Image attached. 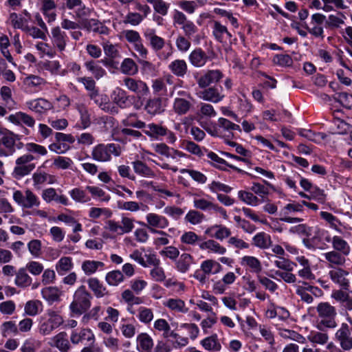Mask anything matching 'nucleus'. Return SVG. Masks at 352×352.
I'll return each mask as SVG.
<instances>
[{"label":"nucleus","instance_id":"1","mask_svg":"<svg viewBox=\"0 0 352 352\" xmlns=\"http://www.w3.org/2000/svg\"><path fill=\"white\" fill-rule=\"evenodd\" d=\"M316 309L318 316L316 325L317 329L325 331L337 327V311L335 307L327 302H320Z\"/></svg>","mask_w":352,"mask_h":352},{"label":"nucleus","instance_id":"2","mask_svg":"<svg viewBox=\"0 0 352 352\" xmlns=\"http://www.w3.org/2000/svg\"><path fill=\"white\" fill-rule=\"evenodd\" d=\"M91 294L84 285L79 287L75 292L73 300L69 305L72 313L80 316L86 312L91 307Z\"/></svg>","mask_w":352,"mask_h":352},{"label":"nucleus","instance_id":"3","mask_svg":"<svg viewBox=\"0 0 352 352\" xmlns=\"http://www.w3.org/2000/svg\"><path fill=\"white\" fill-rule=\"evenodd\" d=\"M112 155L115 156L120 155V146L113 143L107 144H99L94 146L91 151L92 158L100 162L110 161Z\"/></svg>","mask_w":352,"mask_h":352},{"label":"nucleus","instance_id":"4","mask_svg":"<svg viewBox=\"0 0 352 352\" xmlns=\"http://www.w3.org/2000/svg\"><path fill=\"white\" fill-rule=\"evenodd\" d=\"M35 157L31 154H24L15 161V166L12 173V177L16 179H21L29 175L36 167L35 164L31 163Z\"/></svg>","mask_w":352,"mask_h":352},{"label":"nucleus","instance_id":"5","mask_svg":"<svg viewBox=\"0 0 352 352\" xmlns=\"http://www.w3.org/2000/svg\"><path fill=\"white\" fill-rule=\"evenodd\" d=\"M19 136L13 132L5 130V133L0 138V157H9L12 155L16 150V140Z\"/></svg>","mask_w":352,"mask_h":352},{"label":"nucleus","instance_id":"6","mask_svg":"<svg viewBox=\"0 0 352 352\" xmlns=\"http://www.w3.org/2000/svg\"><path fill=\"white\" fill-rule=\"evenodd\" d=\"M12 197L14 201L23 208H32L40 205L38 197L29 189H27L24 193L19 190H15Z\"/></svg>","mask_w":352,"mask_h":352},{"label":"nucleus","instance_id":"7","mask_svg":"<svg viewBox=\"0 0 352 352\" xmlns=\"http://www.w3.org/2000/svg\"><path fill=\"white\" fill-rule=\"evenodd\" d=\"M123 85L129 91L135 94L138 98L145 97L149 93L147 84L140 79L125 77L123 79Z\"/></svg>","mask_w":352,"mask_h":352},{"label":"nucleus","instance_id":"8","mask_svg":"<svg viewBox=\"0 0 352 352\" xmlns=\"http://www.w3.org/2000/svg\"><path fill=\"white\" fill-rule=\"evenodd\" d=\"M135 219L122 216L120 222H116L113 220H109L107 222L108 230L119 235L127 234L133 230Z\"/></svg>","mask_w":352,"mask_h":352},{"label":"nucleus","instance_id":"9","mask_svg":"<svg viewBox=\"0 0 352 352\" xmlns=\"http://www.w3.org/2000/svg\"><path fill=\"white\" fill-rule=\"evenodd\" d=\"M335 338L342 350L349 351L352 349V333L346 323L341 324L336 332Z\"/></svg>","mask_w":352,"mask_h":352},{"label":"nucleus","instance_id":"10","mask_svg":"<svg viewBox=\"0 0 352 352\" xmlns=\"http://www.w3.org/2000/svg\"><path fill=\"white\" fill-rule=\"evenodd\" d=\"M70 340L74 344L83 343L87 341L88 344L91 345L95 341V336L89 329L83 328L80 330L72 331Z\"/></svg>","mask_w":352,"mask_h":352},{"label":"nucleus","instance_id":"11","mask_svg":"<svg viewBox=\"0 0 352 352\" xmlns=\"http://www.w3.org/2000/svg\"><path fill=\"white\" fill-rule=\"evenodd\" d=\"M197 96L200 99L213 103H218L221 101L225 96L221 92V88L217 87H210L204 89L197 93Z\"/></svg>","mask_w":352,"mask_h":352},{"label":"nucleus","instance_id":"12","mask_svg":"<svg viewBox=\"0 0 352 352\" xmlns=\"http://www.w3.org/2000/svg\"><path fill=\"white\" fill-rule=\"evenodd\" d=\"M51 41L53 46L60 52L65 50L69 38L65 32L61 30L58 26L54 27L51 30Z\"/></svg>","mask_w":352,"mask_h":352},{"label":"nucleus","instance_id":"13","mask_svg":"<svg viewBox=\"0 0 352 352\" xmlns=\"http://www.w3.org/2000/svg\"><path fill=\"white\" fill-rule=\"evenodd\" d=\"M153 146L155 153L164 156L166 158L175 160V162H178L179 158L183 157L186 155L184 153L173 148H170L164 143H157L154 144Z\"/></svg>","mask_w":352,"mask_h":352},{"label":"nucleus","instance_id":"14","mask_svg":"<svg viewBox=\"0 0 352 352\" xmlns=\"http://www.w3.org/2000/svg\"><path fill=\"white\" fill-rule=\"evenodd\" d=\"M80 25L88 32H94L100 34L107 35L109 30L100 21L95 19H83L80 21Z\"/></svg>","mask_w":352,"mask_h":352},{"label":"nucleus","instance_id":"15","mask_svg":"<svg viewBox=\"0 0 352 352\" xmlns=\"http://www.w3.org/2000/svg\"><path fill=\"white\" fill-rule=\"evenodd\" d=\"M223 77L222 72L219 69L208 70L197 79V84L200 88H206L210 84L218 82Z\"/></svg>","mask_w":352,"mask_h":352},{"label":"nucleus","instance_id":"16","mask_svg":"<svg viewBox=\"0 0 352 352\" xmlns=\"http://www.w3.org/2000/svg\"><path fill=\"white\" fill-rule=\"evenodd\" d=\"M331 280L341 286L343 289H347L349 287V280L346 278L349 272L341 267H333L329 272Z\"/></svg>","mask_w":352,"mask_h":352},{"label":"nucleus","instance_id":"17","mask_svg":"<svg viewBox=\"0 0 352 352\" xmlns=\"http://www.w3.org/2000/svg\"><path fill=\"white\" fill-rule=\"evenodd\" d=\"M26 106L32 111L42 114L53 109V104L47 100L40 98L29 100L26 102Z\"/></svg>","mask_w":352,"mask_h":352},{"label":"nucleus","instance_id":"18","mask_svg":"<svg viewBox=\"0 0 352 352\" xmlns=\"http://www.w3.org/2000/svg\"><path fill=\"white\" fill-rule=\"evenodd\" d=\"M51 346L57 348L60 352H68L71 345L66 332L62 331L53 336L48 342Z\"/></svg>","mask_w":352,"mask_h":352},{"label":"nucleus","instance_id":"19","mask_svg":"<svg viewBox=\"0 0 352 352\" xmlns=\"http://www.w3.org/2000/svg\"><path fill=\"white\" fill-rule=\"evenodd\" d=\"M146 220L149 230L150 228L164 229L169 225V221L165 217L156 213H148Z\"/></svg>","mask_w":352,"mask_h":352},{"label":"nucleus","instance_id":"20","mask_svg":"<svg viewBox=\"0 0 352 352\" xmlns=\"http://www.w3.org/2000/svg\"><path fill=\"white\" fill-rule=\"evenodd\" d=\"M146 39L149 42L151 47L155 52L161 50L165 45V41L163 38L155 34L154 29H147L144 33Z\"/></svg>","mask_w":352,"mask_h":352},{"label":"nucleus","instance_id":"21","mask_svg":"<svg viewBox=\"0 0 352 352\" xmlns=\"http://www.w3.org/2000/svg\"><path fill=\"white\" fill-rule=\"evenodd\" d=\"M323 256L328 262V267L332 269L342 266L346 262V256L335 250L323 254Z\"/></svg>","mask_w":352,"mask_h":352},{"label":"nucleus","instance_id":"22","mask_svg":"<svg viewBox=\"0 0 352 352\" xmlns=\"http://www.w3.org/2000/svg\"><path fill=\"white\" fill-rule=\"evenodd\" d=\"M188 60L192 66L202 67L207 63L208 57L201 48H197L190 53Z\"/></svg>","mask_w":352,"mask_h":352},{"label":"nucleus","instance_id":"23","mask_svg":"<svg viewBox=\"0 0 352 352\" xmlns=\"http://www.w3.org/2000/svg\"><path fill=\"white\" fill-rule=\"evenodd\" d=\"M111 98L114 104L124 109L127 107L129 96L122 88L116 87L112 91Z\"/></svg>","mask_w":352,"mask_h":352},{"label":"nucleus","instance_id":"24","mask_svg":"<svg viewBox=\"0 0 352 352\" xmlns=\"http://www.w3.org/2000/svg\"><path fill=\"white\" fill-rule=\"evenodd\" d=\"M8 120L16 125H20L23 123L29 127H33L35 124V120L32 116L21 111L11 114L8 117Z\"/></svg>","mask_w":352,"mask_h":352},{"label":"nucleus","instance_id":"25","mask_svg":"<svg viewBox=\"0 0 352 352\" xmlns=\"http://www.w3.org/2000/svg\"><path fill=\"white\" fill-rule=\"evenodd\" d=\"M241 265L252 273L260 274L262 271L261 261L253 256H244L242 257Z\"/></svg>","mask_w":352,"mask_h":352},{"label":"nucleus","instance_id":"26","mask_svg":"<svg viewBox=\"0 0 352 352\" xmlns=\"http://www.w3.org/2000/svg\"><path fill=\"white\" fill-rule=\"evenodd\" d=\"M212 34L215 39L220 43H226L232 37V34L228 32L227 28L219 21L214 22Z\"/></svg>","mask_w":352,"mask_h":352},{"label":"nucleus","instance_id":"27","mask_svg":"<svg viewBox=\"0 0 352 352\" xmlns=\"http://www.w3.org/2000/svg\"><path fill=\"white\" fill-rule=\"evenodd\" d=\"M168 68L173 74L179 78H183L188 72V65L183 59L174 60L168 65Z\"/></svg>","mask_w":352,"mask_h":352},{"label":"nucleus","instance_id":"28","mask_svg":"<svg viewBox=\"0 0 352 352\" xmlns=\"http://www.w3.org/2000/svg\"><path fill=\"white\" fill-rule=\"evenodd\" d=\"M89 288L96 298H102L109 295V291L97 278H90L87 280Z\"/></svg>","mask_w":352,"mask_h":352},{"label":"nucleus","instance_id":"29","mask_svg":"<svg viewBox=\"0 0 352 352\" xmlns=\"http://www.w3.org/2000/svg\"><path fill=\"white\" fill-rule=\"evenodd\" d=\"M331 297L339 302L346 311H352V298L349 293L342 290L333 292Z\"/></svg>","mask_w":352,"mask_h":352},{"label":"nucleus","instance_id":"30","mask_svg":"<svg viewBox=\"0 0 352 352\" xmlns=\"http://www.w3.org/2000/svg\"><path fill=\"white\" fill-rule=\"evenodd\" d=\"M252 244L262 250H266L272 246V241L270 234L261 232L252 238Z\"/></svg>","mask_w":352,"mask_h":352},{"label":"nucleus","instance_id":"31","mask_svg":"<svg viewBox=\"0 0 352 352\" xmlns=\"http://www.w3.org/2000/svg\"><path fill=\"white\" fill-rule=\"evenodd\" d=\"M144 109L146 112L151 116L162 113L164 111L162 99L161 98H154L148 100Z\"/></svg>","mask_w":352,"mask_h":352},{"label":"nucleus","instance_id":"32","mask_svg":"<svg viewBox=\"0 0 352 352\" xmlns=\"http://www.w3.org/2000/svg\"><path fill=\"white\" fill-rule=\"evenodd\" d=\"M175 261V266L177 271L181 273H186L190 270L194 259L190 254L183 253Z\"/></svg>","mask_w":352,"mask_h":352},{"label":"nucleus","instance_id":"33","mask_svg":"<svg viewBox=\"0 0 352 352\" xmlns=\"http://www.w3.org/2000/svg\"><path fill=\"white\" fill-rule=\"evenodd\" d=\"M32 282V278L28 274L26 269L24 267L19 268L15 276V285L21 288H26L31 285Z\"/></svg>","mask_w":352,"mask_h":352},{"label":"nucleus","instance_id":"34","mask_svg":"<svg viewBox=\"0 0 352 352\" xmlns=\"http://www.w3.org/2000/svg\"><path fill=\"white\" fill-rule=\"evenodd\" d=\"M193 206L195 208L204 211L214 210L215 212H221L222 208L214 204L210 201L204 198H195L193 200Z\"/></svg>","mask_w":352,"mask_h":352},{"label":"nucleus","instance_id":"35","mask_svg":"<svg viewBox=\"0 0 352 352\" xmlns=\"http://www.w3.org/2000/svg\"><path fill=\"white\" fill-rule=\"evenodd\" d=\"M135 173L145 177L153 178L156 176L154 171L142 161L137 160L132 162Z\"/></svg>","mask_w":352,"mask_h":352},{"label":"nucleus","instance_id":"36","mask_svg":"<svg viewBox=\"0 0 352 352\" xmlns=\"http://www.w3.org/2000/svg\"><path fill=\"white\" fill-rule=\"evenodd\" d=\"M199 248L201 250H208L209 252L220 255L226 252V248L213 239H209L200 243Z\"/></svg>","mask_w":352,"mask_h":352},{"label":"nucleus","instance_id":"37","mask_svg":"<svg viewBox=\"0 0 352 352\" xmlns=\"http://www.w3.org/2000/svg\"><path fill=\"white\" fill-rule=\"evenodd\" d=\"M89 97L93 100L101 109L109 112L111 111V104L107 102V97L105 95L99 94L98 90L89 93Z\"/></svg>","mask_w":352,"mask_h":352},{"label":"nucleus","instance_id":"38","mask_svg":"<svg viewBox=\"0 0 352 352\" xmlns=\"http://www.w3.org/2000/svg\"><path fill=\"white\" fill-rule=\"evenodd\" d=\"M146 129L144 130V133L151 138L158 139L160 137L165 136L166 133V127L151 123L146 126Z\"/></svg>","mask_w":352,"mask_h":352},{"label":"nucleus","instance_id":"39","mask_svg":"<svg viewBox=\"0 0 352 352\" xmlns=\"http://www.w3.org/2000/svg\"><path fill=\"white\" fill-rule=\"evenodd\" d=\"M201 344L207 351H219L221 349V344L216 333L203 339Z\"/></svg>","mask_w":352,"mask_h":352},{"label":"nucleus","instance_id":"40","mask_svg":"<svg viewBox=\"0 0 352 352\" xmlns=\"http://www.w3.org/2000/svg\"><path fill=\"white\" fill-rule=\"evenodd\" d=\"M164 305L174 311L184 314L188 311L185 302L179 298H169L164 302Z\"/></svg>","mask_w":352,"mask_h":352},{"label":"nucleus","instance_id":"41","mask_svg":"<svg viewBox=\"0 0 352 352\" xmlns=\"http://www.w3.org/2000/svg\"><path fill=\"white\" fill-rule=\"evenodd\" d=\"M120 71L128 76H133L138 73L139 69L135 62L130 58H124L120 65Z\"/></svg>","mask_w":352,"mask_h":352},{"label":"nucleus","instance_id":"42","mask_svg":"<svg viewBox=\"0 0 352 352\" xmlns=\"http://www.w3.org/2000/svg\"><path fill=\"white\" fill-rule=\"evenodd\" d=\"M215 231L214 234L212 236L215 239L223 241V239L229 237L231 235V231L227 227L222 225H214L208 228L206 230V233L208 234L210 232Z\"/></svg>","mask_w":352,"mask_h":352},{"label":"nucleus","instance_id":"43","mask_svg":"<svg viewBox=\"0 0 352 352\" xmlns=\"http://www.w3.org/2000/svg\"><path fill=\"white\" fill-rule=\"evenodd\" d=\"M43 311V304L40 300H32L28 301L24 307L25 314L35 316Z\"/></svg>","mask_w":352,"mask_h":352},{"label":"nucleus","instance_id":"44","mask_svg":"<svg viewBox=\"0 0 352 352\" xmlns=\"http://www.w3.org/2000/svg\"><path fill=\"white\" fill-rule=\"evenodd\" d=\"M331 242L335 251L340 252L344 256H348L351 250L350 246L348 243L340 236H333Z\"/></svg>","mask_w":352,"mask_h":352},{"label":"nucleus","instance_id":"45","mask_svg":"<svg viewBox=\"0 0 352 352\" xmlns=\"http://www.w3.org/2000/svg\"><path fill=\"white\" fill-rule=\"evenodd\" d=\"M192 104L188 100L182 98H176L173 102V110L178 115H184L187 113L190 110Z\"/></svg>","mask_w":352,"mask_h":352},{"label":"nucleus","instance_id":"46","mask_svg":"<svg viewBox=\"0 0 352 352\" xmlns=\"http://www.w3.org/2000/svg\"><path fill=\"white\" fill-rule=\"evenodd\" d=\"M207 156L209 159H210L212 161L215 162L216 164L214 166L221 170H226V168L225 167V166H228V167L231 168L233 170H236L239 173L243 172V170L241 169L237 168L236 166H235L234 165L229 164L226 160L221 158L216 153H214L212 151L208 152L207 154Z\"/></svg>","mask_w":352,"mask_h":352},{"label":"nucleus","instance_id":"47","mask_svg":"<svg viewBox=\"0 0 352 352\" xmlns=\"http://www.w3.org/2000/svg\"><path fill=\"white\" fill-rule=\"evenodd\" d=\"M104 263L98 261L86 260L82 263V270L87 276L94 274L98 269L104 267Z\"/></svg>","mask_w":352,"mask_h":352},{"label":"nucleus","instance_id":"48","mask_svg":"<svg viewBox=\"0 0 352 352\" xmlns=\"http://www.w3.org/2000/svg\"><path fill=\"white\" fill-rule=\"evenodd\" d=\"M138 346H140L142 352H151L153 346V341L147 333H140L137 338Z\"/></svg>","mask_w":352,"mask_h":352},{"label":"nucleus","instance_id":"49","mask_svg":"<svg viewBox=\"0 0 352 352\" xmlns=\"http://www.w3.org/2000/svg\"><path fill=\"white\" fill-rule=\"evenodd\" d=\"M124 280L123 273L120 270L109 272L105 276V280L110 286H118Z\"/></svg>","mask_w":352,"mask_h":352},{"label":"nucleus","instance_id":"50","mask_svg":"<svg viewBox=\"0 0 352 352\" xmlns=\"http://www.w3.org/2000/svg\"><path fill=\"white\" fill-rule=\"evenodd\" d=\"M279 335L283 338L290 339L300 344H305L306 342V338L304 336L293 330L280 329Z\"/></svg>","mask_w":352,"mask_h":352},{"label":"nucleus","instance_id":"51","mask_svg":"<svg viewBox=\"0 0 352 352\" xmlns=\"http://www.w3.org/2000/svg\"><path fill=\"white\" fill-rule=\"evenodd\" d=\"M85 65L96 79H100L106 74V71L100 65L98 62L91 60L86 62Z\"/></svg>","mask_w":352,"mask_h":352},{"label":"nucleus","instance_id":"52","mask_svg":"<svg viewBox=\"0 0 352 352\" xmlns=\"http://www.w3.org/2000/svg\"><path fill=\"white\" fill-rule=\"evenodd\" d=\"M238 197L242 201L252 206H256L260 204L259 199L250 192L240 190Z\"/></svg>","mask_w":352,"mask_h":352},{"label":"nucleus","instance_id":"53","mask_svg":"<svg viewBox=\"0 0 352 352\" xmlns=\"http://www.w3.org/2000/svg\"><path fill=\"white\" fill-rule=\"evenodd\" d=\"M72 267V259L68 256L62 257L56 265V270L60 274L69 272Z\"/></svg>","mask_w":352,"mask_h":352},{"label":"nucleus","instance_id":"54","mask_svg":"<svg viewBox=\"0 0 352 352\" xmlns=\"http://www.w3.org/2000/svg\"><path fill=\"white\" fill-rule=\"evenodd\" d=\"M181 29L184 32V36L188 38H196L195 41H199V38L197 34L198 33L199 29L197 26L191 21L187 23L184 26H182Z\"/></svg>","mask_w":352,"mask_h":352},{"label":"nucleus","instance_id":"55","mask_svg":"<svg viewBox=\"0 0 352 352\" xmlns=\"http://www.w3.org/2000/svg\"><path fill=\"white\" fill-rule=\"evenodd\" d=\"M41 342L33 338H29L23 342L21 352H36L41 347Z\"/></svg>","mask_w":352,"mask_h":352},{"label":"nucleus","instance_id":"56","mask_svg":"<svg viewBox=\"0 0 352 352\" xmlns=\"http://www.w3.org/2000/svg\"><path fill=\"white\" fill-rule=\"evenodd\" d=\"M308 340L314 344L323 345L327 343L329 336L324 331H312L308 336Z\"/></svg>","mask_w":352,"mask_h":352},{"label":"nucleus","instance_id":"57","mask_svg":"<svg viewBox=\"0 0 352 352\" xmlns=\"http://www.w3.org/2000/svg\"><path fill=\"white\" fill-rule=\"evenodd\" d=\"M10 43L8 37L6 35H2L0 36V50L3 56L8 60V62L14 64L13 58L11 56L8 47Z\"/></svg>","mask_w":352,"mask_h":352},{"label":"nucleus","instance_id":"58","mask_svg":"<svg viewBox=\"0 0 352 352\" xmlns=\"http://www.w3.org/2000/svg\"><path fill=\"white\" fill-rule=\"evenodd\" d=\"M204 214L195 210H189L185 216V221L192 225L199 224L204 221Z\"/></svg>","mask_w":352,"mask_h":352},{"label":"nucleus","instance_id":"59","mask_svg":"<svg viewBox=\"0 0 352 352\" xmlns=\"http://www.w3.org/2000/svg\"><path fill=\"white\" fill-rule=\"evenodd\" d=\"M276 259L274 261V265L279 269L285 271L292 272L296 265L294 262L286 259L282 256H276Z\"/></svg>","mask_w":352,"mask_h":352},{"label":"nucleus","instance_id":"60","mask_svg":"<svg viewBox=\"0 0 352 352\" xmlns=\"http://www.w3.org/2000/svg\"><path fill=\"white\" fill-rule=\"evenodd\" d=\"M258 330L261 336L270 345L274 346L275 344L274 336L270 327L265 324H259Z\"/></svg>","mask_w":352,"mask_h":352},{"label":"nucleus","instance_id":"61","mask_svg":"<svg viewBox=\"0 0 352 352\" xmlns=\"http://www.w3.org/2000/svg\"><path fill=\"white\" fill-rule=\"evenodd\" d=\"M46 314L48 317L47 320L54 327V329L58 328L63 323V317L57 311L49 309Z\"/></svg>","mask_w":352,"mask_h":352},{"label":"nucleus","instance_id":"62","mask_svg":"<svg viewBox=\"0 0 352 352\" xmlns=\"http://www.w3.org/2000/svg\"><path fill=\"white\" fill-rule=\"evenodd\" d=\"M153 312L151 309L140 307L138 309V318L140 322L148 324L153 319Z\"/></svg>","mask_w":352,"mask_h":352},{"label":"nucleus","instance_id":"63","mask_svg":"<svg viewBox=\"0 0 352 352\" xmlns=\"http://www.w3.org/2000/svg\"><path fill=\"white\" fill-rule=\"evenodd\" d=\"M23 82L28 87H39L46 84L45 79L36 75L28 76Z\"/></svg>","mask_w":352,"mask_h":352},{"label":"nucleus","instance_id":"64","mask_svg":"<svg viewBox=\"0 0 352 352\" xmlns=\"http://www.w3.org/2000/svg\"><path fill=\"white\" fill-rule=\"evenodd\" d=\"M186 36L179 35L175 41V45L177 50L181 52H186L188 51L191 46L190 40Z\"/></svg>","mask_w":352,"mask_h":352}]
</instances>
